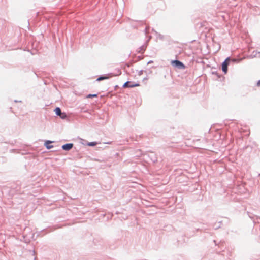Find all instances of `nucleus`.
<instances>
[{
	"instance_id": "nucleus-1",
	"label": "nucleus",
	"mask_w": 260,
	"mask_h": 260,
	"mask_svg": "<svg viewBox=\"0 0 260 260\" xmlns=\"http://www.w3.org/2000/svg\"><path fill=\"white\" fill-rule=\"evenodd\" d=\"M171 63L174 66L177 67L180 69H184L185 68V66L179 60H173L171 62Z\"/></svg>"
},
{
	"instance_id": "nucleus-2",
	"label": "nucleus",
	"mask_w": 260,
	"mask_h": 260,
	"mask_svg": "<svg viewBox=\"0 0 260 260\" xmlns=\"http://www.w3.org/2000/svg\"><path fill=\"white\" fill-rule=\"evenodd\" d=\"M230 61V58H226L222 64V70L223 72L226 74L228 72V66Z\"/></svg>"
},
{
	"instance_id": "nucleus-3",
	"label": "nucleus",
	"mask_w": 260,
	"mask_h": 260,
	"mask_svg": "<svg viewBox=\"0 0 260 260\" xmlns=\"http://www.w3.org/2000/svg\"><path fill=\"white\" fill-rule=\"evenodd\" d=\"M54 111L56 114L58 116H59L61 118L64 119L66 117V114L61 113V110L59 107L56 108L54 110Z\"/></svg>"
},
{
	"instance_id": "nucleus-4",
	"label": "nucleus",
	"mask_w": 260,
	"mask_h": 260,
	"mask_svg": "<svg viewBox=\"0 0 260 260\" xmlns=\"http://www.w3.org/2000/svg\"><path fill=\"white\" fill-rule=\"evenodd\" d=\"M139 86H140V84L138 83L134 84L130 81H127L124 84L123 87H124V88L135 87H138Z\"/></svg>"
},
{
	"instance_id": "nucleus-5",
	"label": "nucleus",
	"mask_w": 260,
	"mask_h": 260,
	"mask_svg": "<svg viewBox=\"0 0 260 260\" xmlns=\"http://www.w3.org/2000/svg\"><path fill=\"white\" fill-rule=\"evenodd\" d=\"M73 146V144L72 143H69L64 144L62 146V148L64 150H70Z\"/></svg>"
},
{
	"instance_id": "nucleus-6",
	"label": "nucleus",
	"mask_w": 260,
	"mask_h": 260,
	"mask_svg": "<svg viewBox=\"0 0 260 260\" xmlns=\"http://www.w3.org/2000/svg\"><path fill=\"white\" fill-rule=\"evenodd\" d=\"M51 143V141H47L45 142V145L46 146V147L47 148V149H50L51 148L53 147V146L52 145H50V144Z\"/></svg>"
},
{
	"instance_id": "nucleus-7",
	"label": "nucleus",
	"mask_w": 260,
	"mask_h": 260,
	"mask_svg": "<svg viewBox=\"0 0 260 260\" xmlns=\"http://www.w3.org/2000/svg\"><path fill=\"white\" fill-rule=\"evenodd\" d=\"M108 77H106V76H101L100 77H99L97 79L98 81H100L101 80H104V79H108Z\"/></svg>"
},
{
	"instance_id": "nucleus-8",
	"label": "nucleus",
	"mask_w": 260,
	"mask_h": 260,
	"mask_svg": "<svg viewBox=\"0 0 260 260\" xmlns=\"http://www.w3.org/2000/svg\"><path fill=\"white\" fill-rule=\"evenodd\" d=\"M97 96H98L97 94H89L87 96V98H89L97 97Z\"/></svg>"
},
{
	"instance_id": "nucleus-9",
	"label": "nucleus",
	"mask_w": 260,
	"mask_h": 260,
	"mask_svg": "<svg viewBox=\"0 0 260 260\" xmlns=\"http://www.w3.org/2000/svg\"><path fill=\"white\" fill-rule=\"evenodd\" d=\"M96 145V143L95 142H91L90 144H89V146H94Z\"/></svg>"
},
{
	"instance_id": "nucleus-10",
	"label": "nucleus",
	"mask_w": 260,
	"mask_h": 260,
	"mask_svg": "<svg viewBox=\"0 0 260 260\" xmlns=\"http://www.w3.org/2000/svg\"><path fill=\"white\" fill-rule=\"evenodd\" d=\"M257 86H260V80L257 83Z\"/></svg>"
}]
</instances>
